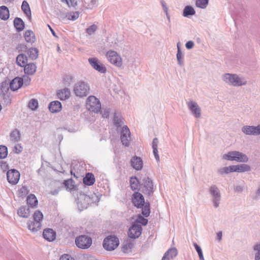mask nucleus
<instances>
[{"mask_svg":"<svg viewBox=\"0 0 260 260\" xmlns=\"http://www.w3.org/2000/svg\"><path fill=\"white\" fill-rule=\"evenodd\" d=\"M221 79L225 84L233 87L244 86L248 82L246 77L235 73H224L221 76Z\"/></svg>","mask_w":260,"mask_h":260,"instance_id":"obj_1","label":"nucleus"},{"mask_svg":"<svg viewBox=\"0 0 260 260\" xmlns=\"http://www.w3.org/2000/svg\"><path fill=\"white\" fill-rule=\"evenodd\" d=\"M100 199L98 196L94 194L87 195L84 193L80 192L77 197V204L80 211L86 209L89 205L99 202Z\"/></svg>","mask_w":260,"mask_h":260,"instance_id":"obj_2","label":"nucleus"},{"mask_svg":"<svg viewBox=\"0 0 260 260\" xmlns=\"http://www.w3.org/2000/svg\"><path fill=\"white\" fill-rule=\"evenodd\" d=\"M222 158L228 161L247 163L249 158L246 154L239 151L234 150L228 152L222 156Z\"/></svg>","mask_w":260,"mask_h":260,"instance_id":"obj_3","label":"nucleus"},{"mask_svg":"<svg viewBox=\"0 0 260 260\" xmlns=\"http://www.w3.org/2000/svg\"><path fill=\"white\" fill-rule=\"evenodd\" d=\"M210 200L214 208H218L221 201V194L219 188L216 185L213 184L208 188Z\"/></svg>","mask_w":260,"mask_h":260,"instance_id":"obj_4","label":"nucleus"},{"mask_svg":"<svg viewBox=\"0 0 260 260\" xmlns=\"http://www.w3.org/2000/svg\"><path fill=\"white\" fill-rule=\"evenodd\" d=\"M33 221L27 222V228L32 233H35L41 229L42 221L43 219V213L40 211H36L33 215Z\"/></svg>","mask_w":260,"mask_h":260,"instance_id":"obj_5","label":"nucleus"},{"mask_svg":"<svg viewBox=\"0 0 260 260\" xmlns=\"http://www.w3.org/2000/svg\"><path fill=\"white\" fill-rule=\"evenodd\" d=\"M106 57L109 62L116 67L121 68L123 60L121 56L115 51L110 50L106 53Z\"/></svg>","mask_w":260,"mask_h":260,"instance_id":"obj_6","label":"nucleus"},{"mask_svg":"<svg viewBox=\"0 0 260 260\" xmlns=\"http://www.w3.org/2000/svg\"><path fill=\"white\" fill-rule=\"evenodd\" d=\"M86 107L90 112L97 113L101 110L100 100L93 95L88 96L86 100Z\"/></svg>","mask_w":260,"mask_h":260,"instance_id":"obj_7","label":"nucleus"},{"mask_svg":"<svg viewBox=\"0 0 260 260\" xmlns=\"http://www.w3.org/2000/svg\"><path fill=\"white\" fill-rule=\"evenodd\" d=\"M90 90L89 85L83 81L76 83L74 87V92L77 96L84 97L87 95Z\"/></svg>","mask_w":260,"mask_h":260,"instance_id":"obj_8","label":"nucleus"},{"mask_svg":"<svg viewBox=\"0 0 260 260\" xmlns=\"http://www.w3.org/2000/svg\"><path fill=\"white\" fill-rule=\"evenodd\" d=\"M119 244L118 239L114 236L107 237L104 240L103 247L108 251H112L116 249Z\"/></svg>","mask_w":260,"mask_h":260,"instance_id":"obj_9","label":"nucleus"},{"mask_svg":"<svg viewBox=\"0 0 260 260\" xmlns=\"http://www.w3.org/2000/svg\"><path fill=\"white\" fill-rule=\"evenodd\" d=\"M186 106L190 113L194 118L197 119L201 118V109L196 101L189 100L186 102Z\"/></svg>","mask_w":260,"mask_h":260,"instance_id":"obj_10","label":"nucleus"},{"mask_svg":"<svg viewBox=\"0 0 260 260\" xmlns=\"http://www.w3.org/2000/svg\"><path fill=\"white\" fill-rule=\"evenodd\" d=\"M75 243L78 247L81 249H87L92 244V239L88 236L81 235L76 239Z\"/></svg>","mask_w":260,"mask_h":260,"instance_id":"obj_11","label":"nucleus"},{"mask_svg":"<svg viewBox=\"0 0 260 260\" xmlns=\"http://www.w3.org/2000/svg\"><path fill=\"white\" fill-rule=\"evenodd\" d=\"M141 185L144 193L149 195L152 193L155 189V186L149 177H146L143 179Z\"/></svg>","mask_w":260,"mask_h":260,"instance_id":"obj_12","label":"nucleus"},{"mask_svg":"<svg viewBox=\"0 0 260 260\" xmlns=\"http://www.w3.org/2000/svg\"><path fill=\"white\" fill-rule=\"evenodd\" d=\"M88 62L92 68L99 72L102 74L107 72L106 68L98 58L96 57L89 58Z\"/></svg>","mask_w":260,"mask_h":260,"instance_id":"obj_13","label":"nucleus"},{"mask_svg":"<svg viewBox=\"0 0 260 260\" xmlns=\"http://www.w3.org/2000/svg\"><path fill=\"white\" fill-rule=\"evenodd\" d=\"M242 132L246 135L258 136L260 135V124L254 125H244L241 128Z\"/></svg>","mask_w":260,"mask_h":260,"instance_id":"obj_14","label":"nucleus"},{"mask_svg":"<svg viewBox=\"0 0 260 260\" xmlns=\"http://www.w3.org/2000/svg\"><path fill=\"white\" fill-rule=\"evenodd\" d=\"M120 139L122 144L128 146L131 141V132L126 125L123 126L121 130Z\"/></svg>","mask_w":260,"mask_h":260,"instance_id":"obj_15","label":"nucleus"},{"mask_svg":"<svg viewBox=\"0 0 260 260\" xmlns=\"http://www.w3.org/2000/svg\"><path fill=\"white\" fill-rule=\"evenodd\" d=\"M20 173L15 169H11L7 173V180L9 183L15 185L18 183L20 179Z\"/></svg>","mask_w":260,"mask_h":260,"instance_id":"obj_16","label":"nucleus"},{"mask_svg":"<svg viewBox=\"0 0 260 260\" xmlns=\"http://www.w3.org/2000/svg\"><path fill=\"white\" fill-rule=\"evenodd\" d=\"M142 230V227L140 225L134 224L129 229L128 235L131 238H137L141 235Z\"/></svg>","mask_w":260,"mask_h":260,"instance_id":"obj_17","label":"nucleus"},{"mask_svg":"<svg viewBox=\"0 0 260 260\" xmlns=\"http://www.w3.org/2000/svg\"><path fill=\"white\" fill-rule=\"evenodd\" d=\"M133 203L137 208H142L144 206V204H145V200L143 195L138 192H135L133 194Z\"/></svg>","mask_w":260,"mask_h":260,"instance_id":"obj_18","label":"nucleus"},{"mask_svg":"<svg viewBox=\"0 0 260 260\" xmlns=\"http://www.w3.org/2000/svg\"><path fill=\"white\" fill-rule=\"evenodd\" d=\"M131 164L132 167L137 171H140L143 167V162L141 157L134 156L131 160Z\"/></svg>","mask_w":260,"mask_h":260,"instance_id":"obj_19","label":"nucleus"},{"mask_svg":"<svg viewBox=\"0 0 260 260\" xmlns=\"http://www.w3.org/2000/svg\"><path fill=\"white\" fill-rule=\"evenodd\" d=\"M43 236L46 240L53 241L56 238V232L52 229H46L43 231Z\"/></svg>","mask_w":260,"mask_h":260,"instance_id":"obj_20","label":"nucleus"},{"mask_svg":"<svg viewBox=\"0 0 260 260\" xmlns=\"http://www.w3.org/2000/svg\"><path fill=\"white\" fill-rule=\"evenodd\" d=\"M178 254V251L175 247L169 249L164 254L161 260H170L173 259Z\"/></svg>","mask_w":260,"mask_h":260,"instance_id":"obj_21","label":"nucleus"},{"mask_svg":"<svg viewBox=\"0 0 260 260\" xmlns=\"http://www.w3.org/2000/svg\"><path fill=\"white\" fill-rule=\"evenodd\" d=\"M23 84V79L20 77L14 78L10 84V87L12 91H16L20 88Z\"/></svg>","mask_w":260,"mask_h":260,"instance_id":"obj_22","label":"nucleus"},{"mask_svg":"<svg viewBox=\"0 0 260 260\" xmlns=\"http://www.w3.org/2000/svg\"><path fill=\"white\" fill-rule=\"evenodd\" d=\"M49 111L52 113H57L61 111L62 106L61 103L58 101L51 102L49 105Z\"/></svg>","mask_w":260,"mask_h":260,"instance_id":"obj_23","label":"nucleus"},{"mask_svg":"<svg viewBox=\"0 0 260 260\" xmlns=\"http://www.w3.org/2000/svg\"><path fill=\"white\" fill-rule=\"evenodd\" d=\"M23 67L24 73L27 75H32L34 74L37 70V66L36 64L32 62L27 63Z\"/></svg>","mask_w":260,"mask_h":260,"instance_id":"obj_24","label":"nucleus"},{"mask_svg":"<svg viewBox=\"0 0 260 260\" xmlns=\"http://www.w3.org/2000/svg\"><path fill=\"white\" fill-rule=\"evenodd\" d=\"M58 98L61 100H66L70 96V91L67 88L59 90L57 92Z\"/></svg>","mask_w":260,"mask_h":260,"instance_id":"obj_25","label":"nucleus"},{"mask_svg":"<svg viewBox=\"0 0 260 260\" xmlns=\"http://www.w3.org/2000/svg\"><path fill=\"white\" fill-rule=\"evenodd\" d=\"M124 119L122 117L121 115L117 112L114 113L113 117V123L114 125L118 128L121 127L124 123Z\"/></svg>","mask_w":260,"mask_h":260,"instance_id":"obj_26","label":"nucleus"},{"mask_svg":"<svg viewBox=\"0 0 260 260\" xmlns=\"http://www.w3.org/2000/svg\"><path fill=\"white\" fill-rule=\"evenodd\" d=\"M17 214L21 217L27 218L30 215L29 209L26 206H21L18 209Z\"/></svg>","mask_w":260,"mask_h":260,"instance_id":"obj_27","label":"nucleus"},{"mask_svg":"<svg viewBox=\"0 0 260 260\" xmlns=\"http://www.w3.org/2000/svg\"><path fill=\"white\" fill-rule=\"evenodd\" d=\"M27 57L24 54H20L16 57V63L18 66L23 67L27 62Z\"/></svg>","mask_w":260,"mask_h":260,"instance_id":"obj_28","label":"nucleus"},{"mask_svg":"<svg viewBox=\"0 0 260 260\" xmlns=\"http://www.w3.org/2000/svg\"><path fill=\"white\" fill-rule=\"evenodd\" d=\"M21 10L27 16L28 19L30 20L31 17V11L29 6L26 1H23L22 2L21 5Z\"/></svg>","mask_w":260,"mask_h":260,"instance_id":"obj_29","label":"nucleus"},{"mask_svg":"<svg viewBox=\"0 0 260 260\" xmlns=\"http://www.w3.org/2000/svg\"><path fill=\"white\" fill-rule=\"evenodd\" d=\"M10 16L9 10L5 6L0 7V18L2 20H6Z\"/></svg>","mask_w":260,"mask_h":260,"instance_id":"obj_30","label":"nucleus"},{"mask_svg":"<svg viewBox=\"0 0 260 260\" xmlns=\"http://www.w3.org/2000/svg\"><path fill=\"white\" fill-rule=\"evenodd\" d=\"M95 178L92 173H88L83 178V183L87 185L90 186L94 184Z\"/></svg>","mask_w":260,"mask_h":260,"instance_id":"obj_31","label":"nucleus"},{"mask_svg":"<svg viewBox=\"0 0 260 260\" xmlns=\"http://www.w3.org/2000/svg\"><path fill=\"white\" fill-rule=\"evenodd\" d=\"M237 173H245L251 170V167L246 163L237 165Z\"/></svg>","mask_w":260,"mask_h":260,"instance_id":"obj_32","label":"nucleus"},{"mask_svg":"<svg viewBox=\"0 0 260 260\" xmlns=\"http://www.w3.org/2000/svg\"><path fill=\"white\" fill-rule=\"evenodd\" d=\"M254 260H260V242L256 243L252 247Z\"/></svg>","mask_w":260,"mask_h":260,"instance_id":"obj_33","label":"nucleus"},{"mask_svg":"<svg viewBox=\"0 0 260 260\" xmlns=\"http://www.w3.org/2000/svg\"><path fill=\"white\" fill-rule=\"evenodd\" d=\"M195 14L196 11L191 6H185L183 11V16L185 17H188L189 16L194 15Z\"/></svg>","mask_w":260,"mask_h":260,"instance_id":"obj_34","label":"nucleus"},{"mask_svg":"<svg viewBox=\"0 0 260 260\" xmlns=\"http://www.w3.org/2000/svg\"><path fill=\"white\" fill-rule=\"evenodd\" d=\"M24 38L26 42L30 43H34L36 40L34 33L30 30H27L25 32Z\"/></svg>","mask_w":260,"mask_h":260,"instance_id":"obj_35","label":"nucleus"},{"mask_svg":"<svg viewBox=\"0 0 260 260\" xmlns=\"http://www.w3.org/2000/svg\"><path fill=\"white\" fill-rule=\"evenodd\" d=\"M27 204L31 207H36L38 205V200L36 196L33 194H30L27 197Z\"/></svg>","mask_w":260,"mask_h":260,"instance_id":"obj_36","label":"nucleus"},{"mask_svg":"<svg viewBox=\"0 0 260 260\" xmlns=\"http://www.w3.org/2000/svg\"><path fill=\"white\" fill-rule=\"evenodd\" d=\"M14 25L16 29L19 31L22 30L24 28V23L20 18H16L14 19Z\"/></svg>","mask_w":260,"mask_h":260,"instance_id":"obj_37","label":"nucleus"},{"mask_svg":"<svg viewBox=\"0 0 260 260\" xmlns=\"http://www.w3.org/2000/svg\"><path fill=\"white\" fill-rule=\"evenodd\" d=\"M129 182L132 189L133 190H138L140 186V183L137 177H131Z\"/></svg>","mask_w":260,"mask_h":260,"instance_id":"obj_38","label":"nucleus"},{"mask_svg":"<svg viewBox=\"0 0 260 260\" xmlns=\"http://www.w3.org/2000/svg\"><path fill=\"white\" fill-rule=\"evenodd\" d=\"M10 137L13 141L18 142L20 140V132L17 129H14L11 133Z\"/></svg>","mask_w":260,"mask_h":260,"instance_id":"obj_39","label":"nucleus"},{"mask_svg":"<svg viewBox=\"0 0 260 260\" xmlns=\"http://www.w3.org/2000/svg\"><path fill=\"white\" fill-rule=\"evenodd\" d=\"M38 53L39 51L37 48H31L29 49L27 54L32 60H35L38 58Z\"/></svg>","mask_w":260,"mask_h":260,"instance_id":"obj_40","label":"nucleus"},{"mask_svg":"<svg viewBox=\"0 0 260 260\" xmlns=\"http://www.w3.org/2000/svg\"><path fill=\"white\" fill-rule=\"evenodd\" d=\"M209 0H196V6L197 7L204 9L207 7Z\"/></svg>","mask_w":260,"mask_h":260,"instance_id":"obj_41","label":"nucleus"},{"mask_svg":"<svg viewBox=\"0 0 260 260\" xmlns=\"http://www.w3.org/2000/svg\"><path fill=\"white\" fill-rule=\"evenodd\" d=\"M79 16L78 12H72L68 13L66 14V17L70 20L75 21L77 20Z\"/></svg>","mask_w":260,"mask_h":260,"instance_id":"obj_42","label":"nucleus"},{"mask_svg":"<svg viewBox=\"0 0 260 260\" xmlns=\"http://www.w3.org/2000/svg\"><path fill=\"white\" fill-rule=\"evenodd\" d=\"M176 58H177L178 64L180 66L183 67L184 64V55L182 51L177 52Z\"/></svg>","mask_w":260,"mask_h":260,"instance_id":"obj_43","label":"nucleus"},{"mask_svg":"<svg viewBox=\"0 0 260 260\" xmlns=\"http://www.w3.org/2000/svg\"><path fill=\"white\" fill-rule=\"evenodd\" d=\"M83 2L87 9H91L96 6V0H83Z\"/></svg>","mask_w":260,"mask_h":260,"instance_id":"obj_44","label":"nucleus"},{"mask_svg":"<svg viewBox=\"0 0 260 260\" xmlns=\"http://www.w3.org/2000/svg\"><path fill=\"white\" fill-rule=\"evenodd\" d=\"M142 214L145 217H148L150 214L149 204L147 203H145V204H144V206H142Z\"/></svg>","mask_w":260,"mask_h":260,"instance_id":"obj_45","label":"nucleus"},{"mask_svg":"<svg viewBox=\"0 0 260 260\" xmlns=\"http://www.w3.org/2000/svg\"><path fill=\"white\" fill-rule=\"evenodd\" d=\"M98 29V26L95 24H92L87 28L85 31L88 35L91 36L95 34V31Z\"/></svg>","mask_w":260,"mask_h":260,"instance_id":"obj_46","label":"nucleus"},{"mask_svg":"<svg viewBox=\"0 0 260 260\" xmlns=\"http://www.w3.org/2000/svg\"><path fill=\"white\" fill-rule=\"evenodd\" d=\"M8 155L7 147L4 145H0V159H3Z\"/></svg>","mask_w":260,"mask_h":260,"instance_id":"obj_47","label":"nucleus"},{"mask_svg":"<svg viewBox=\"0 0 260 260\" xmlns=\"http://www.w3.org/2000/svg\"><path fill=\"white\" fill-rule=\"evenodd\" d=\"M38 102L35 99H31L28 103V107L32 110H36L38 108Z\"/></svg>","mask_w":260,"mask_h":260,"instance_id":"obj_48","label":"nucleus"},{"mask_svg":"<svg viewBox=\"0 0 260 260\" xmlns=\"http://www.w3.org/2000/svg\"><path fill=\"white\" fill-rule=\"evenodd\" d=\"M193 246H194V248L196 249L197 252L198 253L200 259V260H205L204 256H203L202 250L201 247L199 245H198L196 243H193Z\"/></svg>","mask_w":260,"mask_h":260,"instance_id":"obj_49","label":"nucleus"},{"mask_svg":"<svg viewBox=\"0 0 260 260\" xmlns=\"http://www.w3.org/2000/svg\"><path fill=\"white\" fill-rule=\"evenodd\" d=\"M64 184L67 188V189L69 190H72L74 188V182L72 180L69 179L66 180L64 182Z\"/></svg>","mask_w":260,"mask_h":260,"instance_id":"obj_50","label":"nucleus"},{"mask_svg":"<svg viewBox=\"0 0 260 260\" xmlns=\"http://www.w3.org/2000/svg\"><path fill=\"white\" fill-rule=\"evenodd\" d=\"M218 173L220 175H228L231 173L228 167H224L218 170Z\"/></svg>","mask_w":260,"mask_h":260,"instance_id":"obj_51","label":"nucleus"},{"mask_svg":"<svg viewBox=\"0 0 260 260\" xmlns=\"http://www.w3.org/2000/svg\"><path fill=\"white\" fill-rule=\"evenodd\" d=\"M133 244L131 243H126L122 246V251L124 252H128L132 248Z\"/></svg>","mask_w":260,"mask_h":260,"instance_id":"obj_52","label":"nucleus"},{"mask_svg":"<svg viewBox=\"0 0 260 260\" xmlns=\"http://www.w3.org/2000/svg\"><path fill=\"white\" fill-rule=\"evenodd\" d=\"M29 191L26 186H22L19 190V195L23 197L28 193Z\"/></svg>","mask_w":260,"mask_h":260,"instance_id":"obj_53","label":"nucleus"},{"mask_svg":"<svg viewBox=\"0 0 260 260\" xmlns=\"http://www.w3.org/2000/svg\"><path fill=\"white\" fill-rule=\"evenodd\" d=\"M137 221L144 225H146L148 223V220L140 215L138 216Z\"/></svg>","mask_w":260,"mask_h":260,"instance_id":"obj_54","label":"nucleus"},{"mask_svg":"<svg viewBox=\"0 0 260 260\" xmlns=\"http://www.w3.org/2000/svg\"><path fill=\"white\" fill-rule=\"evenodd\" d=\"M252 198L254 200H258L260 198V184L253 195Z\"/></svg>","mask_w":260,"mask_h":260,"instance_id":"obj_55","label":"nucleus"},{"mask_svg":"<svg viewBox=\"0 0 260 260\" xmlns=\"http://www.w3.org/2000/svg\"><path fill=\"white\" fill-rule=\"evenodd\" d=\"M160 3L162 8L164 12H167V11H169V8L166 2L164 0H160Z\"/></svg>","mask_w":260,"mask_h":260,"instance_id":"obj_56","label":"nucleus"},{"mask_svg":"<svg viewBox=\"0 0 260 260\" xmlns=\"http://www.w3.org/2000/svg\"><path fill=\"white\" fill-rule=\"evenodd\" d=\"M60 260H75V259L69 254H64L60 256Z\"/></svg>","mask_w":260,"mask_h":260,"instance_id":"obj_57","label":"nucleus"},{"mask_svg":"<svg viewBox=\"0 0 260 260\" xmlns=\"http://www.w3.org/2000/svg\"><path fill=\"white\" fill-rule=\"evenodd\" d=\"M244 185H238L235 186L234 191L237 192L241 193L243 191Z\"/></svg>","mask_w":260,"mask_h":260,"instance_id":"obj_58","label":"nucleus"},{"mask_svg":"<svg viewBox=\"0 0 260 260\" xmlns=\"http://www.w3.org/2000/svg\"><path fill=\"white\" fill-rule=\"evenodd\" d=\"M109 109H104L102 110L101 114L102 116L104 118H107L109 115Z\"/></svg>","mask_w":260,"mask_h":260,"instance_id":"obj_59","label":"nucleus"},{"mask_svg":"<svg viewBox=\"0 0 260 260\" xmlns=\"http://www.w3.org/2000/svg\"><path fill=\"white\" fill-rule=\"evenodd\" d=\"M194 45V43L192 41H189L185 44V47L187 49H192Z\"/></svg>","mask_w":260,"mask_h":260,"instance_id":"obj_60","label":"nucleus"},{"mask_svg":"<svg viewBox=\"0 0 260 260\" xmlns=\"http://www.w3.org/2000/svg\"><path fill=\"white\" fill-rule=\"evenodd\" d=\"M153 152L155 157V158L157 161H159V156L158 155V151L157 148H153Z\"/></svg>","mask_w":260,"mask_h":260,"instance_id":"obj_61","label":"nucleus"},{"mask_svg":"<svg viewBox=\"0 0 260 260\" xmlns=\"http://www.w3.org/2000/svg\"><path fill=\"white\" fill-rule=\"evenodd\" d=\"M228 167L229 169H230V171L231 173H233V172L237 173V165L229 166Z\"/></svg>","mask_w":260,"mask_h":260,"instance_id":"obj_62","label":"nucleus"},{"mask_svg":"<svg viewBox=\"0 0 260 260\" xmlns=\"http://www.w3.org/2000/svg\"><path fill=\"white\" fill-rule=\"evenodd\" d=\"M158 144V140L157 138H155L153 140L152 142V148H157Z\"/></svg>","mask_w":260,"mask_h":260,"instance_id":"obj_63","label":"nucleus"},{"mask_svg":"<svg viewBox=\"0 0 260 260\" xmlns=\"http://www.w3.org/2000/svg\"><path fill=\"white\" fill-rule=\"evenodd\" d=\"M69 2L70 3V7H75V6H76L77 5V0H69Z\"/></svg>","mask_w":260,"mask_h":260,"instance_id":"obj_64","label":"nucleus"}]
</instances>
